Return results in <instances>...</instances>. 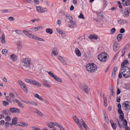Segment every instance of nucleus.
I'll return each mask as SVG.
<instances>
[{"label":"nucleus","mask_w":130,"mask_h":130,"mask_svg":"<svg viewBox=\"0 0 130 130\" xmlns=\"http://www.w3.org/2000/svg\"><path fill=\"white\" fill-rule=\"evenodd\" d=\"M21 61L23 67L26 68H30L31 63L29 59L26 57L23 58L21 59Z\"/></svg>","instance_id":"obj_1"},{"label":"nucleus","mask_w":130,"mask_h":130,"mask_svg":"<svg viewBox=\"0 0 130 130\" xmlns=\"http://www.w3.org/2000/svg\"><path fill=\"white\" fill-rule=\"evenodd\" d=\"M31 80V79H25V81L26 83L30 84Z\"/></svg>","instance_id":"obj_52"},{"label":"nucleus","mask_w":130,"mask_h":130,"mask_svg":"<svg viewBox=\"0 0 130 130\" xmlns=\"http://www.w3.org/2000/svg\"><path fill=\"white\" fill-rule=\"evenodd\" d=\"M32 128L34 130H41L40 128L35 126L32 127Z\"/></svg>","instance_id":"obj_61"},{"label":"nucleus","mask_w":130,"mask_h":130,"mask_svg":"<svg viewBox=\"0 0 130 130\" xmlns=\"http://www.w3.org/2000/svg\"><path fill=\"white\" fill-rule=\"evenodd\" d=\"M73 118L75 122L78 125H80V124L79 123V120L78 119V118L75 116H73Z\"/></svg>","instance_id":"obj_14"},{"label":"nucleus","mask_w":130,"mask_h":130,"mask_svg":"<svg viewBox=\"0 0 130 130\" xmlns=\"http://www.w3.org/2000/svg\"><path fill=\"white\" fill-rule=\"evenodd\" d=\"M98 58L102 62H105L107 60V57H98Z\"/></svg>","instance_id":"obj_19"},{"label":"nucleus","mask_w":130,"mask_h":130,"mask_svg":"<svg viewBox=\"0 0 130 130\" xmlns=\"http://www.w3.org/2000/svg\"><path fill=\"white\" fill-rule=\"evenodd\" d=\"M43 85L46 87H50L51 85L48 83V81L47 80H44L43 81Z\"/></svg>","instance_id":"obj_16"},{"label":"nucleus","mask_w":130,"mask_h":130,"mask_svg":"<svg viewBox=\"0 0 130 130\" xmlns=\"http://www.w3.org/2000/svg\"><path fill=\"white\" fill-rule=\"evenodd\" d=\"M4 105L5 106H6L7 105L9 104V103L7 102L6 101H4L3 102Z\"/></svg>","instance_id":"obj_63"},{"label":"nucleus","mask_w":130,"mask_h":130,"mask_svg":"<svg viewBox=\"0 0 130 130\" xmlns=\"http://www.w3.org/2000/svg\"><path fill=\"white\" fill-rule=\"evenodd\" d=\"M123 6H125V5L126 6H128L130 4V0H127L125 2V4L122 3Z\"/></svg>","instance_id":"obj_37"},{"label":"nucleus","mask_w":130,"mask_h":130,"mask_svg":"<svg viewBox=\"0 0 130 130\" xmlns=\"http://www.w3.org/2000/svg\"><path fill=\"white\" fill-rule=\"evenodd\" d=\"M8 10L7 9H4L1 11V13H3L7 12H8Z\"/></svg>","instance_id":"obj_54"},{"label":"nucleus","mask_w":130,"mask_h":130,"mask_svg":"<svg viewBox=\"0 0 130 130\" xmlns=\"http://www.w3.org/2000/svg\"><path fill=\"white\" fill-rule=\"evenodd\" d=\"M10 58L14 61H15L16 59V56L14 54L11 55L10 56Z\"/></svg>","instance_id":"obj_34"},{"label":"nucleus","mask_w":130,"mask_h":130,"mask_svg":"<svg viewBox=\"0 0 130 130\" xmlns=\"http://www.w3.org/2000/svg\"><path fill=\"white\" fill-rule=\"evenodd\" d=\"M128 11L126 9L125 10L123 13V15L124 17H128L129 16V13Z\"/></svg>","instance_id":"obj_30"},{"label":"nucleus","mask_w":130,"mask_h":130,"mask_svg":"<svg viewBox=\"0 0 130 130\" xmlns=\"http://www.w3.org/2000/svg\"><path fill=\"white\" fill-rule=\"evenodd\" d=\"M22 33L21 30H17V34H21Z\"/></svg>","instance_id":"obj_62"},{"label":"nucleus","mask_w":130,"mask_h":130,"mask_svg":"<svg viewBox=\"0 0 130 130\" xmlns=\"http://www.w3.org/2000/svg\"><path fill=\"white\" fill-rule=\"evenodd\" d=\"M30 84L36 85L39 86H41V85L38 82L33 80H31L30 83Z\"/></svg>","instance_id":"obj_11"},{"label":"nucleus","mask_w":130,"mask_h":130,"mask_svg":"<svg viewBox=\"0 0 130 130\" xmlns=\"http://www.w3.org/2000/svg\"><path fill=\"white\" fill-rule=\"evenodd\" d=\"M122 106L126 109H129L130 108V102L128 101L124 102L123 103Z\"/></svg>","instance_id":"obj_6"},{"label":"nucleus","mask_w":130,"mask_h":130,"mask_svg":"<svg viewBox=\"0 0 130 130\" xmlns=\"http://www.w3.org/2000/svg\"><path fill=\"white\" fill-rule=\"evenodd\" d=\"M36 36L32 35L30 33H29L27 36L29 37L34 39H35Z\"/></svg>","instance_id":"obj_35"},{"label":"nucleus","mask_w":130,"mask_h":130,"mask_svg":"<svg viewBox=\"0 0 130 130\" xmlns=\"http://www.w3.org/2000/svg\"><path fill=\"white\" fill-rule=\"evenodd\" d=\"M17 103L20 107L22 108H24V106H23L22 104L21 103L19 100H17Z\"/></svg>","instance_id":"obj_42"},{"label":"nucleus","mask_w":130,"mask_h":130,"mask_svg":"<svg viewBox=\"0 0 130 130\" xmlns=\"http://www.w3.org/2000/svg\"><path fill=\"white\" fill-rule=\"evenodd\" d=\"M117 38L118 40L120 41L122 38L123 35L121 34H119L117 35Z\"/></svg>","instance_id":"obj_27"},{"label":"nucleus","mask_w":130,"mask_h":130,"mask_svg":"<svg viewBox=\"0 0 130 130\" xmlns=\"http://www.w3.org/2000/svg\"><path fill=\"white\" fill-rule=\"evenodd\" d=\"M36 9L37 11L39 13H41V8L40 6H37L36 7Z\"/></svg>","instance_id":"obj_45"},{"label":"nucleus","mask_w":130,"mask_h":130,"mask_svg":"<svg viewBox=\"0 0 130 130\" xmlns=\"http://www.w3.org/2000/svg\"><path fill=\"white\" fill-rule=\"evenodd\" d=\"M128 47L127 46H126L122 50V53L121 55V56H124L125 51H126L128 49Z\"/></svg>","instance_id":"obj_22"},{"label":"nucleus","mask_w":130,"mask_h":130,"mask_svg":"<svg viewBox=\"0 0 130 130\" xmlns=\"http://www.w3.org/2000/svg\"><path fill=\"white\" fill-rule=\"evenodd\" d=\"M47 125L49 127L51 128H52L54 127V125L53 122H51L47 123Z\"/></svg>","instance_id":"obj_29"},{"label":"nucleus","mask_w":130,"mask_h":130,"mask_svg":"<svg viewBox=\"0 0 130 130\" xmlns=\"http://www.w3.org/2000/svg\"><path fill=\"white\" fill-rule=\"evenodd\" d=\"M46 32L50 34H52L53 33L52 30L51 28H47L46 29Z\"/></svg>","instance_id":"obj_33"},{"label":"nucleus","mask_w":130,"mask_h":130,"mask_svg":"<svg viewBox=\"0 0 130 130\" xmlns=\"http://www.w3.org/2000/svg\"><path fill=\"white\" fill-rule=\"evenodd\" d=\"M86 69L89 72L93 73L97 70V67L94 63H91V64L88 63L86 65Z\"/></svg>","instance_id":"obj_2"},{"label":"nucleus","mask_w":130,"mask_h":130,"mask_svg":"<svg viewBox=\"0 0 130 130\" xmlns=\"http://www.w3.org/2000/svg\"><path fill=\"white\" fill-rule=\"evenodd\" d=\"M117 67H115L114 68L112 71V76L113 78H114L115 75V73L116 71L117 70Z\"/></svg>","instance_id":"obj_18"},{"label":"nucleus","mask_w":130,"mask_h":130,"mask_svg":"<svg viewBox=\"0 0 130 130\" xmlns=\"http://www.w3.org/2000/svg\"><path fill=\"white\" fill-rule=\"evenodd\" d=\"M10 118L9 116H7L5 118V120L6 121H9L10 120Z\"/></svg>","instance_id":"obj_58"},{"label":"nucleus","mask_w":130,"mask_h":130,"mask_svg":"<svg viewBox=\"0 0 130 130\" xmlns=\"http://www.w3.org/2000/svg\"><path fill=\"white\" fill-rule=\"evenodd\" d=\"M90 39H97V37L96 35H90L88 37Z\"/></svg>","instance_id":"obj_23"},{"label":"nucleus","mask_w":130,"mask_h":130,"mask_svg":"<svg viewBox=\"0 0 130 130\" xmlns=\"http://www.w3.org/2000/svg\"><path fill=\"white\" fill-rule=\"evenodd\" d=\"M35 39L36 40H38L40 41H42L44 42H45V40L44 39L40 37H37V36H36Z\"/></svg>","instance_id":"obj_31"},{"label":"nucleus","mask_w":130,"mask_h":130,"mask_svg":"<svg viewBox=\"0 0 130 130\" xmlns=\"http://www.w3.org/2000/svg\"><path fill=\"white\" fill-rule=\"evenodd\" d=\"M22 46L21 44V42L20 41H19L17 43V48L19 49V50L18 51V54L20 55L21 54V52L20 50L22 48Z\"/></svg>","instance_id":"obj_8"},{"label":"nucleus","mask_w":130,"mask_h":130,"mask_svg":"<svg viewBox=\"0 0 130 130\" xmlns=\"http://www.w3.org/2000/svg\"><path fill=\"white\" fill-rule=\"evenodd\" d=\"M75 51L76 54L78 56H80L81 55V53L80 51L78 48H75Z\"/></svg>","instance_id":"obj_21"},{"label":"nucleus","mask_w":130,"mask_h":130,"mask_svg":"<svg viewBox=\"0 0 130 130\" xmlns=\"http://www.w3.org/2000/svg\"><path fill=\"white\" fill-rule=\"evenodd\" d=\"M8 20L10 21H13L14 20V19L12 17H10L9 18Z\"/></svg>","instance_id":"obj_57"},{"label":"nucleus","mask_w":130,"mask_h":130,"mask_svg":"<svg viewBox=\"0 0 130 130\" xmlns=\"http://www.w3.org/2000/svg\"><path fill=\"white\" fill-rule=\"evenodd\" d=\"M37 98L42 101H44V99H43L42 97L39 95Z\"/></svg>","instance_id":"obj_59"},{"label":"nucleus","mask_w":130,"mask_h":130,"mask_svg":"<svg viewBox=\"0 0 130 130\" xmlns=\"http://www.w3.org/2000/svg\"><path fill=\"white\" fill-rule=\"evenodd\" d=\"M18 83L20 85L22 89L25 92L27 93L28 92V90L25 84L21 80H18Z\"/></svg>","instance_id":"obj_5"},{"label":"nucleus","mask_w":130,"mask_h":130,"mask_svg":"<svg viewBox=\"0 0 130 130\" xmlns=\"http://www.w3.org/2000/svg\"><path fill=\"white\" fill-rule=\"evenodd\" d=\"M64 15L65 18L68 19H69L70 20H72L73 19L72 17L69 14H67L66 15L64 14Z\"/></svg>","instance_id":"obj_24"},{"label":"nucleus","mask_w":130,"mask_h":130,"mask_svg":"<svg viewBox=\"0 0 130 130\" xmlns=\"http://www.w3.org/2000/svg\"><path fill=\"white\" fill-rule=\"evenodd\" d=\"M119 118L120 120V122H121L122 121L124 120V114L121 115H120L119 117Z\"/></svg>","instance_id":"obj_36"},{"label":"nucleus","mask_w":130,"mask_h":130,"mask_svg":"<svg viewBox=\"0 0 130 130\" xmlns=\"http://www.w3.org/2000/svg\"><path fill=\"white\" fill-rule=\"evenodd\" d=\"M78 17L79 18L82 19H84L83 14L82 13H80V15L78 16Z\"/></svg>","instance_id":"obj_48"},{"label":"nucleus","mask_w":130,"mask_h":130,"mask_svg":"<svg viewBox=\"0 0 130 130\" xmlns=\"http://www.w3.org/2000/svg\"><path fill=\"white\" fill-rule=\"evenodd\" d=\"M28 29H26L25 30H23V32L26 36H28V35L29 34V33L28 32Z\"/></svg>","instance_id":"obj_41"},{"label":"nucleus","mask_w":130,"mask_h":130,"mask_svg":"<svg viewBox=\"0 0 130 130\" xmlns=\"http://www.w3.org/2000/svg\"><path fill=\"white\" fill-rule=\"evenodd\" d=\"M58 52V50L57 48L54 47L52 51V54L54 56H56Z\"/></svg>","instance_id":"obj_12"},{"label":"nucleus","mask_w":130,"mask_h":130,"mask_svg":"<svg viewBox=\"0 0 130 130\" xmlns=\"http://www.w3.org/2000/svg\"><path fill=\"white\" fill-rule=\"evenodd\" d=\"M56 30L57 32L61 34H64V31L61 29H60L59 28H57Z\"/></svg>","instance_id":"obj_40"},{"label":"nucleus","mask_w":130,"mask_h":130,"mask_svg":"<svg viewBox=\"0 0 130 130\" xmlns=\"http://www.w3.org/2000/svg\"><path fill=\"white\" fill-rule=\"evenodd\" d=\"M47 11V10L46 8H43L42 9H41V13H44L46 12Z\"/></svg>","instance_id":"obj_46"},{"label":"nucleus","mask_w":130,"mask_h":130,"mask_svg":"<svg viewBox=\"0 0 130 130\" xmlns=\"http://www.w3.org/2000/svg\"><path fill=\"white\" fill-rule=\"evenodd\" d=\"M9 111L11 113L16 112V109L15 108H11L9 109Z\"/></svg>","instance_id":"obj_38"},{"label":"nucleus","mask_w":130,"mask_h":130,"mask_svg":"<svg viewBox=\"0 0 130 130\" xmlns=\"http://www.w3.org/2000/svg\"><path fill=\"white\" fill-rule=\"evenodd\" d=\"M120 44L116 42H115L113 44V49L115 52H116L119 48Z\"/></svg>","instance_id":"obj_7"},{"label":"nucleus","mask_w":130,"mask_h":130,"mask_svg":"<svg viewBox=\"0 0 130 130\" xmlns=\"http://www.w3.org/2000/svg\"><path fill=\"white\" fill-rule=\"evenodd\" d=\"M80 88L86 93L88 94L89 92V88L86 84H81L80 86Z\"/></svg>","instance_id":"obj_4"},{"label":"nucleus","mask_w":130,"mask_h":130,"mask_svg":"<svg viewBox=\"0 0 130 130\" xmlns=\"http://www.w3.org/2000/svg\"><path fill=\"white\" fill-rule=\"evenodd\" d=\"M16 123V117H15L13 119L12 123H10V125H12L13 124H15Z\"/></svg>","instance_id":"obj_39"},{"label":"nucleus","mask_w":130,"mask_h":130,"mask_svg":"<svg viewBox=\"0 0 130 130\" xmlns=\"http://www.w3.org/2000/svg\"><path fill=\"white\" fill-rule=\"evenodd\" d=\"M128 64V62L127 60H124L121 63V68L122 67V66L124 68H125V67H128L126 66L125 65H127Z\"/></svg>","instance_id":"obj_13"},{"label":"nucleus","mask_w":130,"mask_h":130,"mask_svg":"<svg viewBox=\"0 0 130 130\" xmlns=\"http://www.w3.org/2000/svg\"><path fill=\"white\" fill-rule=\"evenodd\" d=\"M58 59L62 63L65 65L67 64L66 63L65 61H64L63 58L60 56H59L58 57Z\"/></svg>","instance_id":"obj_15"},{"label":"nucleus","mask_w":130,"mask_h":130,"mask_svg":"<svg viewBox=\"0 0 130 130\" xmlns=\"http://www.w3.org/2000/svg\"><path fill=\"white\" fill-rule=\"evenodd\" d=\"M125 30L123 28H121L120 30V32L121 33H123L125 32Z\"/></svg>","instance_id":"obj_55"},{"label":"nucleus","mask_w":130,"mask_h":130,"mask_svg":"<svg viewBox=\"0 0 130 130\" xmlns=\"http://www.w3.org/2000/svg\"><path fill=\"white\" fill-rule=\"evenodd\" d=\"M28 104L33 105L34 106H37L38 105V103L35 101H29Z\"/></svg>","instance_id":"obj_25"},{"label":"nucleus","mask_w":130,"mask_h":130,"mask_svg":"<svg viewBox=\"0 0 130 130\" xmlns=\"http://www.w3.org/2000/svg\"><path fill=\"white\" fill-rule=\"evenodd\" d=\"M104 100V104L105 106L106 107L107 106V100L106 98L104 96L103 97Z\"/></svg>","instance_id":"obj_28"},{"label":"nucleus","mask_w":130,"mask_h":130,"mask_svg":"<svg viewBox=\"0 0 130 130\" xmlns=\"http://www.w3.org/2000/svg\"><path fill=\"white\" fill-rule=\"evenodd\" d=\"M116 120H117V121L118 122V124L119 125V126L120 127V128H122L123 127V126L122 125H121L120 124V123L119 122L118 119L117 118L116 119Z\"/></svg>","instance_id":"obj_53"},{"label":"nucleus","mask_w":130,"mask_h":130,"mask_svg":"<svg viewBox=\"0 0 130 130\" xmlns=\"http://www.w3.org/2000/svg\"><path fill=\"white\" fill-rule=\"evenodd\" d=\"M5 123V122L4 120H1L0 122V125H3Z\"/></svg>","instance_id":"obj_64"},{"label":"nucleus","mask_w":130,"mask_h":130,"mask_svg":"<svg viewBox=\"0 0 130 130\" xmlns=\"http://www.w3.org/2000/svg\"><path fill=\"white\" fill-rule=\"evenodd\" d=\"M38 115L40 116H43V114L41 111L38 110H37L36 112Z\"/></svg>","instance_id":"obj_43"},{"label":"nucleus","mask_w":130,"mask_h":130,"mask_svg":"<svg viewBox=\"0 0 130 130\" xmlns=\"http://www.w3.org/2000/svg\"><path fill=\"white\" fill-rule=\"evenodd\" d=\"M121 70L123 76L127 78L130 76V68L128 67L124 68L122 66Z\"/></svg>","instance_id":"obj_3"},{"label":"nucleus","mask_w":130,"mask_h":130,"mask_svg":"<svg viewBox=\"0 0 130 130\" xmlns=\"http://www.w3.org/2000/svg\"><path fill=\"white\" fill-rule=\"evenodd\" d=\"M124 88L125 89L129 90L130 87V83H127L126 84H125L124 85Z\"/></svg>","instance_id":"obj_20"},{"label":"nucleus","mask_w":130,"mask_h":130,"mask_svg":"<svg viewBox=\"0 0 130 130\" xmlns=\"http://www.w3.org/2000/svg\"><path fill=\"white\" fill-rule=\"evenodd\" d=\"M9 96L12 98H14V95L12 93H10L9 94Z\"/></svg>","instance_id":"obj_60"},{"label":"nucleus","mask_w":130,"mask_h":130,"mask_svg":"<svg viewBox=\"0 0 130 130\" xmlns=\"http://www.w3.org/2000/svg\"><path fill=\"white\" fill-rule=\"evenodd\" d=\"M7 52V50L6 49H4L2 50V53L4 54H6Z\"/></svg>","instance_id":"obj_56"},{"label":"nucleus","mask_w":130,"mask_h":130,"mask_svg":"<svg viewBox=\"0 0 130 130\" xmlns=\"http://www.w3.org/2000/svg\"><path fill=\"white\" fill-rule=\"evenodd\" d=\"M107 54L106 53H102L99 54L98 55V57H107V56L106 55Z\"/></svg>","instance_id":"obj_26"},{"label":"nucleus","mask_w":130,"mask_h":130,"mask_svg":"<svg viewBox=\"0 0 130 130\" xmlns=\"http://www.w3.org/2000/svg\"><path fill=\"white\" fill-rule=\"evenodd\" d=\"M46 72L49 75H50L51 77H53V78L54 77V76L55 75H54L53 73H52L50 71H46Z\"/></svg>","instance_id":"obj_44"},{"label":"nucleus","mask_w":130,"mask_h":130,"mask_svg":"<svg viewBox=\"0 0 130 130\" xmlns=\"http://www.w3.org/2000/svg\"><path fill=\"white\" fill-rule=\"evenodd\" d=\"M83 124L84 127L85 128L86 130H89V128L85 123H84Z\"/></svg>","instance_id":"obj_51"},{"label":"nucleus","mask_w":130,"mask_h":130,"mask_svg":"<svg viewBox=\"0 0 130 130\" xmlns=\"http://www.w3.org/2000/svg\"><path fill=\"white\" fill-rule=\"evenodd\" d=\"M111 125L112 128L113 129L115 130L116 129L117 127V125L116 124H112Z\"/></svg>","instance_id":"obj_47"},{"label":"nucleus","mask_w":130,"mask_h":130,"mask_svg":"<svg viewBox=\"0 0 130 130\" xmlns=\"http://www.w3.org/2000/svg\"><path fill=\"white\" fill-rule=\"evenodd\" d=\"M123 122H122V124L124 126L123 127L124 128H125V127L127 126V122L126 120L125 119L123 120L122 121Z\"/></svg>","instance_id":"obj_32"},{"label":"nucleus","mask_w":130,"mask_h":130,"mask_svg":"<svg viewBox=\"0 0 130 130\" xmlns=\"http://www.w3.org/2000/svg\"><path fill=\"white\" fill-rule=\"evenodd\" d=\"M118 23L120 25H122L127 23V21L125 20L120 19L118 20Z\"/></svg>","instance_id":"obj_9"},{"label":"nucleus","mask_w":130,"mask_h":130,"mask_svg":"<svg viewBox=\"0 0 130 130\" xmlns=\"http://www.w3.org/2000/svg\"><path fill=\"white\" fill-rule=\"evenodd\" d=\"M18 125L22 127H26L28 126V124L24 122H20L18 123L17 122V126Z\"/></svg>","instance_id":"obj_10"},{"label":"nucleus","mask_w":130,"mask_h":130,"mask_svg":"<svg viewBox=\"0 0 130 130\" xmlns=\"http://www.w3.org/2000/svg\"><path fill=\"white\" fill-rule=\"evenodd\" d=\"M118 113L120 115L123 114L124 113H123V111H122L121 109H118Z\"/></svg>","instance_id":"obj_49"},{"label":"nucleus","mask_w":130,"mask_h":130,"mask_svg":"<svg viewBox=\"0 0 130 130\" xmlns=\"http://www.w3.org/2000/svg\"><path fill=\"white\" fill-rule=\"evenodd\" d=\"M116 31V29L115 28H112L110 30V32H111V34H112L114 33Z\"/></svg>","instance_id":"obj_50"},{"label":"nucleus","mask_w":130,"mask_h":130,"mask_svg":"<svg viewBox=\"0 0 130 130\" xmlns=\"http://www.w3.org/2000/svg\"><path fill=\"white\" fill-rule=\"evenodd\" d=\"M1 42L3 44H5V37L4 34H2L1 36Z\"/></svg>","instance_id":"obj_17"}]
</instances>
